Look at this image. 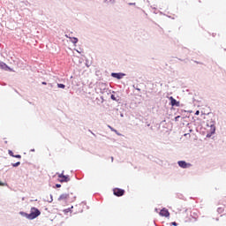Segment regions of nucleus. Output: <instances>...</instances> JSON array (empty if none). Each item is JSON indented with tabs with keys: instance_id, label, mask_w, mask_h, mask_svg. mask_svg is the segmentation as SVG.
Listing matches in <instances>:
<instances>
[{
	"instance_id": "nucleus-1",
	"label": "nucleus",
	"mask_w": 226,
	"mask_h": 226,
	"mask_svg": "<svg viewBox=\"0 0 226 226\" xmlns=\"http://www.w3.org/2000/svg\"><path fill=\"white\" fill-rule=\"evenodd\" d=\"M28 215V220H34V218H38L41 215V212L36 207H32Z\"/></svg>"
},
{
	"instance_id": "nucleus-2",
	"label": "nucleus",
	"mask_w": 226,
	"mask_h": 226,
	"mask_svg": "<svg viewBox=\"0 0 226 226\" xmlns=\"http://www.w3.org/2000/svg\"><path fill=\"white\" fill-rule=\"evenodd\" d=\"M113 193L114 195H116L117 197H123V195H124V190L120 189V188H115L113 190Z\"/></svg>"
},
{
	"instance_id": "nucleus-3",
	"label": "nucleus",
	"mask_w": 226,
	"mask_h": 226,
	"mask_svg": "<svg viewBox=\"0 0 226 226\" xmlns=\"http://www.w3.org/2000/svg\"><path fill=\"white\" fill-rule=\"evenodd\" d=\"M58 181L60 183H68V181H70V177H68V176H64L63 173L58 175Z\"/></svg>"
},
{
	"instance_id": "nucleus-4",
	"label": "nucleus",
	"mask_w": 226,
	"mask_h": 226,
	"mask_svg": "<svg viewBox=\"0 0 226 226\" xmlns=\"http://www.w3.org/2000/svg\"><path fill=\"white\" fill-rule=\"evenodd\" d=\"M0 68L5 72H13V69L10 68L4 62H0Z\"/></svg>"
},
{
	"instance_id": "nucleus-5",
	"label": "nucleus",
	"mask_w": 226,
	"mask_h": 226,
	"mask_svg": "<svg viewBox=\"0 0 226 226\" xmlns=\"http://www.w3.org/2000/svg\"><path fill=\"white\" fill-rule=\"evenodd\" d=\"M178 165L181 167V169H188L189 167H192V164L185 161H179Z\"/></svg>"
},
{
	"instance_id": "nucleus-6",
	"label": "nucleus",
	"mask_w": 226,
	"mask_h": 226,
	"mask_svg": "<svg viewBox=\"0 0 226 226\" xmlns=\"http://www.w3.org/2000/svg\"><path fill=\"white\" fill-rule=\"evenodd\" d=\"M170 101L171 107H179V102L174 99V97L170 96Z\"/></svg>"
},
{
	"instance_id": "nucleus-7",
	"label": "nucleus",
	"mask_w": 226,
	"mask_h": 226,
	"mask_svg": "<svg viewBox=\"0 0 226 226\" xmlns=\"http://www.w3.org/2000/svg\"><path fill=\"white\" fill-rule=\"evenodd\" d=\"M161 216H165L166 218H169L170 216V213H169V210L167 208H163L160 212Z\"/></svg>"
},
{
	"instance_id": "nucleus-8",
	"label": "nucleus",
	"mask_w": 226,
	"mask_h": 226,
	"mask_svg": "<svg viewBox=\"0 0 226 226\" xmlns=\"http://www.w3.org/2000/svg\"><path fill=\"white\" fill-rule=\"evenodd\" d=\"M111 77H113L114 79H117L118 80H120V79H123V77H124V73H116L113 72L111 73Z\"/></svg>"
},
{
	"instance_id": "nucleus-9",
	"label": "nucleus",
	"mask_w": 226,
	"mask_h": 226,
	"mask_svg": "<svg viewBox=\"0 0 226 226\" xmlns=\"http://www.w3.org/2000/svg\"><path fill=\"white\" fill-rule=\"evenodd\" d=\"M68 194H61L58 198V200H66L68 199Z\"/></svg>"
},
{
	"instance_id": "nucleus-10",
	"label": "nucleus",
	"mask_w": 226,
	"mask_h": 226,
	"mask_svg": "<svg viewBox=\"0 0 226 226\" xmlns=\"http://www.w3.org/2000/svg\"><path fill=\"white\" fill-rule=\"evenodd\" d=\"M19 215H21V216H25V218H27V220H29V214L26 212H20Z\"/></svg>"
},
{
	"instance_id": "nucleus-11",
	"label": "nucleus",
	"mask_w": 226,
	"mask_h": 226,
	"mask_svg": "<svg viewBox=\"0 0 226 226\" xmlns=\"http://www.w3.org/2000/svg\"><path fill=\"white\" fill-rule=\"evenodd\" d=\"M215 129L213 128V129H212V132H211L210 133H207V139L211 138V136L213 135V133H215Z\"/></svg>"
},
{
	"instance_id": "nucleus-12",
	"label": "nucleus",
	"mask_w": 226,
	"mask_h": 226,
	"mask_svg": "<svg viewBox=\"0 0 226 226\" xmlns=\"http://www.w3.org/2000/svg\"><path fill=\"white\" fill-rule=\"evenodd\" d=\"M57 87H60V89H64L65 86L64 84H57Z\"/></svg>"
},
{
	"instance_id": "nucleus-13",
	"label": "nucleus",
	"mask_w": 226,
	"mask_h": 226,
	"mask_svg": "<svg viewBox=\"0 0 226 226\" xmlns=\"http://www.w3.org/2000/svg\"><path fill=\"white\" fill-rule=\"evenodd\" d=\"M72 41L73 43H78L79 39H77V38L74 37V38H72Z\"/></svg>"
},
{
	"instance_id": "nucleus-14",
	"label": "nucleus",
	"mask_w": 226,
	"mask_h": 226,
	"mask_svg": "<svg viewBox=\"0 0 226 226\" xmlns=\"http://www.w3.org/2000/svg\"><path fill=\"white\" fill-rule=\"evenodd\" d=\"M19 165H20V162H18L16 163L12 164V167H19Z\"/></svg>"
},
{
	"instance_id": "nucleus-15",
	"label": "nucleus",
	"mask_w": 226,
	"mask_h": 226,
	"mask_svg": "<svg viewBox=\"0 0 226 226\" xmlns=\"http://www.w3.org/2000/svg\"><path fill=\"white\" fill-rule=\"evenodd\" d=\"M0 186H8V184L4 182H0Z\"/></svg>"
},
{
	"instance_id": "nucleus-16",
	"label": "nucleus",
	"mask_w": 226,
	"mask_h": 226,
	"mask_svg": "<svg viewBox=\"0 0 226 226\" xmlns=\"http://www.w3.org/2000/svg\"><path fill=\"white\" fill-rule=\"evenodd\" d=\"M14 158H22V156L20 154H17L13 156Z\"/></svg>"
},
{
	"instance_id": "nucleus-17",
	"label": "nucleus",
	"mask_w": 226,
	"mask_h": 226,
	"mask_svg": "<svg viewBox=\"0 0 226 226\" xmlns=\"http://www.w3.org/2000/svg\"><path fill=\"white\" fill-rule=\"evenodd\" d=\"M9 154H10V156H14V155H13V152L11 151V150H9Z\"/></svg>"
},
{
	"instance_id": "nucleus-18",
	"label": "nucleus",
	"mask_w": 226,
	"mask_h": 226,
	"mask_svg": "<svg viewBox=\"0 0 226 226\" xmlns=\"http://www.w3.org/2000/svg\"><path fill=\"white\" fill-rule=\"evenodd\" d=\"M113 132L117 133V135H121L119 132H117V130H113Z\"/></svg>"
},
{
	"instance_id": "nucleus-19",
	"label": "nucleus",
	"mask_w": 226,
	"mask_h": 226,
	"mask_svg": "<svg viewBox=\"0 0 226 226\" xmlns=\"http://www.w3.org/2000/svg\"><path fill=\"white\" fill-rule=\"evenodd\" d=\"M109 3H111V4H114V3H116V0H109Z\"/></svg>"
},
{
	"instance_id": "nucleus-20",
	"label": "nucleus",
	"mask_w": 226,
	"mask_h": 226,
	"mask_svg": "<svg viewBox=\"0 0 226 226\" xmlns=\"http://www.w3.org/2000/svg\"><path fill=\"white\" fill-rule=\"evenodd\" d=\"M199 114H200V111L197 110V111L195 112V116H199Z\"/></svg>"
},
{
	"instance_id": "nucleus-21",
	"label": "nucleus",
	"mask_w": 226,
	"mask_h": 226,
	"mask_svg": "<svg viewBox=\"0 0 226 226\" xmlns=\"http://www.w3.org/2000/svg\"><path fill=\"white\" fill-rule=\"evenodd\" d=\"M56 188H61V185H60V184H56Z\"/></svg>"
},
{
	"instance_id": "nucleus-22",
	"label": "nucleus",
	"mask_w": 226,
	"mask_h": 226,
	"mask_svg": "<svg viewBox=\"0 0 226 226\" xmlns=\"http://www.w3.org/2000/svg\"><path fill=\"white\" fill-rule=\"evenodd\" d=\"M171 224L174 226H177V222H171Z\"/></svg>"
},
{
	"instance_id": "nucleus-23",
	"label": "nucleus",
	"mask_w": 226,
	"mask_h": 226,
	"mask_svg": "<svg viewBox=\"0 0 226 226\" xmlns=\"http://www.w3.org/2000/svg\"><path fill=\"white\" fill-rule=\"evenodd\" d=\"M179 117H181V116H177L175 117V121H177V119H179Z\"/></svg>"
},
{
	"instance_id": "nucleus-24",
	"label": "nucleus",
	"mask_w": 226,
	"mask_h": 226,
	"mask_svg": "<svg viewBox=\"0 0 226 226\" xmlns=\"http://www.w3.org/2000/svg\"><path fill=\"white\" fill-rule=\"evenodd\" d=\"M111 100H116V97L113 94L111 95Z\"/></svg>"
},
{
	"instance_id": "nucleus-25",
	"label": "nucleus",
	"mask_w": 226,
	"mask_h": 226,
	"mask_svg": "<svg viewBox=\"0 0 226 226\" xmlns=\"http://www.w3.org/2000/svg\"><path fill=\"white\" fill-rule=\"evenodd\" d=\"M42 85H43V86H47V82L43 81V82H42Z\"/></svg>"
},
{
	"instance_id": "nucleus-26",
	"label": "nucleus",
	"mask_w": 226,
	"mask_h": 226,
	"mask_svg": "<svg viewBox=\"0 0 226 226\" xmlns=\"http://www.w3.org/2000/svg\"><path fill=\"white\" fill-rule=\"evenodd\" d=\"M109 128H110L111 132H114V130H116V129L110 127V126H109Z\"/></svg>"
},
{
	"instance_id": "nucleus-27",
	"label": "nucleus",
	"mask_w": 226,
	"mask_h": 226,
	"mask_svg": "<svg viewBox=\"0 0 226 226\" xmlns=\"http://www.w3.org/2000/svg\"><path fill=\"white\" fill-rule=\"evenodd\" d=\"M131 5H133V4H130Z\"/></svg>"
}]
</instances>
